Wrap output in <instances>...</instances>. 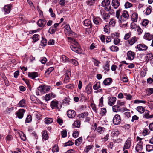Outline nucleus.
<instances>
[{
	"label": "nucleus",
	"mask_w": 153,
	"mask_h": 153,
	"mask_svg": "<svg viewBox=\"0 0 153 153\" xmlns=\"http://www.w3.org/2000/svg\"><path fill=\"white\" fill-rule=\"evenodd\" d=\"M120 12L121 11L120 10L117 11L116 17L118 19V22L120 26L125 27L127 25V20L129 18V15L127 11L124 10L122 12L120 16Z\"/></svg>",
	"instance_id": "nucleus-1"
},
{
	"label": "nucleus",
	"mask_w": 153,
	"mask_h": 153,
	"mask_svg": "<svg viewBox=\"0 0 153 153\" xmlns=\"http://www.w3.org/2000/svg\"><path fill=\"white\" fill-rule=\"evenodd\" d=\"M67 38L73 44L70 46L71 49L73 51L76 53H79L80 51V48L79 45L78 43L74 38L71 37H68Z\"/></svg>",
	"instance_id": "nucleus-2"
},
{
	"label": "nucleus",
	"mask_w": 153,
	"mask_h": 153,
	"mask_svg": "<svg viewBox=\"0 0 153 153\" xmlns=\"http://www.w3.org/2000/svg\"><path fill=\"white\" fill-rule=\"evenodd\" d=\"M50 87L46 85H42L38 88L37 91L36 93L37 95H40L41 94L45 93L49 91L50 89Z\"/></svg>",
	"instance_id": "nucleus-3"
},
{
	"label": "nucleus",
	"mask_w": 153,
	"mask_h": 153,
	"mask_svg": "<svg viewBox=\"0 0 153 153\" xmlns=\"http://www.w3.org/2000/svg\"><path fill=\"white\" fill-rule=\"evenodd\" d=\"M102 5L105 7V9L107 11H109L111 9L110 1L109 0H104L102 2Z\"/></svg>",
	"instance_id": "nucleus-4"
},
{
	"label": "nucleus",
	"mask_w": 153,
	"mask_h": 153,
	"mask_svg": "<svg viewBox=\"0 0 153 153\" xmlns=\"http://www.w3.org/2000/svg\"><path fill=\"white\" fill-rule=\"evenodd\" d=\"M59 102L56 100H54L51 102L50 106L52 109H56L59 110L61 107L59 106Z\"/></svg>",
	"instance_id": "nucleus-5"
},
{
	"label": "nucleus",
	"mask_w": 153,
	"mask_h": 153,
	"mask_svg": "<svg viewBox=\"0 0 153 153\" xmlns=\"http://www.w3.org/2000/svg\"><path fill=\"white\" fill-rule=\"evenodd\" d=\"M121 119L120 116L118 114L115 115L113 119V122L114 124L116 125L119 124L121 122Z\"/></svg>",
	"instance_id": "nucleus-6"
},
{
	"label": "nucleus",
	"mask_w": 153,
	"mask_h": 153,
	"mask_svg": "<svg viewBox=\"0 0 153 153\" xmlns=\"http://www.w3.org/2000/svg\"><path fill=\"white\" fill-rule=\"evenodd\" d=\"M25 111L24 109H20L16 112V114L17 115L19 118L21 119L23 117Z\"/></svg>",
	"instance_id": "nucleus-7"
},
{
	"label": "nucleus",
	"mask_w": 153,
	"mask_h": 153,
	"mask_svg": "<svg viewBox=\"0 0 153 153\" xmlns=\"http://www.w3.org/2000/svg\"><path fill=\"white\" fill-rule=\"evenodd\" d=\"M138 39V38L134 36L129 39L128 42L130 45H132L137 41Z\"/></svg>",
	"instance_id": "nucleus-8"
},
{
	"label": "nucleus",
	"mask_w": 153,
	"mask_h": 153,
	"mask_svg": "<svg viewBox=\"0 0 153 153\" xmlns=\"http://www.w3.org/2000/svg\"><path fill=\"white\" fill-rule=\"evenodd\" d=\"M67 115L68 117L71 118H74L75 116V111L72 110H70L68 111Z\"/></svg>",
	"instance_id": "nucleus-9"
},
{
	"label": "nucleus",
	"mask_w": 153,
	"mask_h": 153,
	"mask_svg": "<svg viewBox=\"0 0 153 153\" xmlns=\"http://www.w3.org/2000/svg\"><path fill=\"white\" fill-rule=\"evenodd\" d=\"M108 99V104L111 106H112L114 104L116 100V98L115 97H109Z\"/></svg>",
	"instance_id": "nucleus-10"
},
{
	"label": "nucleus",
	"mask_w": 153,
	"mask_h": 153,
	"mask_svg": "<svg viewBox=\"0 0 153 153\" xmlns=\"http://www.w3.org/2000/svg\"><path fill=\"white\" fill-rule=\"evenodd\" d=\"M131 143V139L130 138H128L125 143L123 147V150L125 149H127L129 148L130 146Z\"/></svg>",
	"instance_id": "nucleus-11"
},
{
	"label": "nucleus",
	"mask_w": 153,
	"mask_h": 153,
	"mask_svg": "<svg viewBox=\"0 0 153 153\" xmlns=\"http://www.w3.org/2000/svg\"><path fill=\"white\" fill-rule=\"evenodd\" d=\"M135 55L134 52L131 51H128L127 53V56L128 59L130 60H132L134 58Z\"/></svg>",
	"instance_id": "nucleus-12"
},
{
	"label": "nucleus",
	"mask_w": 153,
	"mask_h": 153,
	"mask_svg": "<svg viewBox=\"0 0 153 153\" xmlns=\"http://www.w3.org/2000/svg\"><path fill=\"white\" fill-rule=\"evenodd\" d=\"M120 2L118 0H113L112 1V5L115 9H117L119 6Z\"/></svg>",
	"instance_id": "nucleus-13"
},
{
	"label": "nucleus",
	"mask_w": 153,
	"mask_h": 153,
	"mask_svg": "<svg viewBox=\"0 0 153 153\" xmlns=\"http://www.w3.org/2000/svg\"><path fill=\"white\" fill-rule=\"evenodd\" d=\"M28 76L33 79H34L35 78L38 76V73L37 72H28Z\"/></svg>",
	"instance_id": "nucleus-14"
},
{
	"label": "nucleus",
	"mask_w": 153,
	"mask_h": 153,
	"mask_svg": "<svg viewBox=\"0 0 153 153\" xmlns=\"http://www.w3.org/2000/svg\"><path fill=\"white\" fill-rule=\"evenodd\" d=\"M137 48L139 50H145L147 49V47L144 44L138 45L137 46Z\"/></svg>",
	"instance_id": "nucleus-15"
},
{
	"label": "nucleus",
	"mask_w": 153,
	"mask_h": 153,
	"mask_svg": "<svg viewBox=\"0 0 153 153\" xmlns=\"http://www.w3.org/2000/svg\"><path fill=\"white\" fill-rule=\"evenodd\" d=\"M93 21L94 23L96 25H99L102 22V20L98 17L93 18Z\"/></svg>",
	"instance_id": "nucleus-16"
},
{
	"label": "nucleus",
	"mask_w": 153,
	"mask_h": 153,
	"mask_svg": "<svg viewBox=\"0 0 153 153\" xmlns=\"http://www.w3.org/2000/svg\"><path fill=\"white\" fill-rule=\"evenodd\" d=\"M144 38L146 40L150 41L153 39V35L150 34L148 33H146L144 35Z\"/></svg>",
	"instance_id": "nucleus-17"
},
{
	"label": "nucleus",
	"mask_w": 153,
	"mask_h": 153,
	"mask_svg": "<svg viewBox=\"0 0 153 153\" xmlns=\"http://www.w3.org/2000/svg\"><path fill=\"white\" fill-rule=\"evenodd\" d=\"M11 6V5H8L4 6V11L6 13H9L10 11Z\"/></svg>",
	"instance_id": "nucleus-18"
},
{
	"label": "nucleus",
	"mask_w": 153,
	"mask_h": 153,
	"mask_svg": "<svg viewBox=\"0 0 153 153\" xmlns=\"http://www.w3.org/2000/svg\"><path fill=\"white\" fill-rule=\"evenodd\" d=\"M31 99L32 101L34 103H40L41 104H42V102L40 101L39 99H37L36 97H34L33 96H31Z\"/></svg>",
	"instance_id": "nucleus-19"
},
{
	"label": "nucleus",
	"mask_w": 153,
	"mask_h": 153,
	"mask_svg": "<svg viewBox=\"0 0 153 153\" xmlns=\"http://www.w3.org/2000/svg\"><path fill=\"white\" fill-rule=\"evenodd\" d=\"M46 23V21L44 19H39L37 22V24L39 27L44 26Z\"/></svg>",
	"instance_id": "nucleus-20"
},
{
	"label": "nucleus",
	"mask_w": 153,
	"mask_h": 153,
	"mask_svg": "<svg viewBox=\"0 0 153 153\" xmlns=\"http://www.w3.org/2000/svg\"><path fill=\"white\" fill-rule=\"evenodd\" d=\"M17 133L21 139L25 141L26 139V137L25 135L21 131H18Z\"/></svg>",
	"instance_id": "nucleus-21"
},
{
	"label": "nucleus",
	"mask_w": 153,
	"mask_h": 153,
	"mask_svg": "<svg viewBox=\"0 0 153 153\" xmlns=\"http://www.w3.org/2000/svg\"><path fill=\"white\" fill-rule=\"evenodd\" d=\"M138 18V15L137 13H133L132 15L131 19L134 22H136Z\"/></svg>",
	"instance_id": "nucleus-22"
},
{
	"label": "nucleus",
	"mask_w": 153,
	"mask_h": 153,
	"mask_svg": "<svg viewBox=\"0 0 153 153\" xmlns=\"http://www.w3.org/2000/svg\"><path fill=\"white\" fill-rule=\"evenodd\" d=\"M84 24L86 26L89 27L90 28L92 27V25L91 21L89 19H86L84 21Z\"/></svg>",
	"instance_id": "nucleus-23"
},
{
	"label": "nucleus",
	"mask_w": 153,
	"mask_h": 153,
	"mask_svg": "<svg viewBox=\"0 0 153 153\" xmlns=\"http://www.w3.org/2000/svg\"><path fill=\"white\" fill-rule=\"evenodd\" d=\"M112 82V79L110 78L105 79L103 81L104 84L105 85H109Z\"/></svg>",
	"instance_id": "nucleus-24"
},
{
	"label": "nucleus",
	"mask_w": 153,
	"mask_h": 153,
	"mask_svg": "<svg viewBox=\"0 0 153 153\" xmlns=\"http://www.w3.org/2000/svg\"><path fill=\"white\" fill-rule=\"evenodd\" d=\"M53 121V119L52 118L46 117L44 119V122L46 124H49Z\"/></svg>",
	"instance_id": "nucleus-25"
},
{
	"label": "nucleus",
	"mask_w": 153,
	"mask_h": 153,
	"mask_svg": "<svg viewBox=\"0 0 153 153\" xmlns=\"http://www.w3.org/2000/svg\"><path fill=\"white\" fill-rule=\"evenodd\" d=\"M66 29L67 30V33L69 34V35L70 36H73L75 35V33L71 31L70 27L66 25Z\"/></svg>",
	"instance_id": "nucleus-26"
},
{
	"label": "nucleus",
	"mask_w": 153,
	"mask_h": 153,
	"mask_svg": "<svg viewBox=\"0 0 153 153\" xmlns=\"http://www.w3.org/2000/svg\"><path fill=\"white\" fill-rule=\"evenodd\" d=\"M143 142H140V143L138 144L136 147V150L137 152L142 150V149Z\"/></svg>",
	"instance_id": "nucleus-27"
},
{
	"label": "nucleus",
	"mask_w": 153,
	"mask_h": 153,
	"mask_svg": "<svg viewBox=\"0 0 153 153\" xmlns=\"http://www.w3.org/2000/svg\"><path fill=\"white\" fill-rule=\"evenodd\" d=\"M42 137L45 140L48 139L49 137L46 131L44 130L43 131L42 134Z\"/></svg>",
	"instance_id": "nucleus-28"
},
{
	"label": "nucleus",
	"mask_w": 153,
	"mask_h": 153,
	"mask_svg": "<svg viewBox=\"0 0 153 153\" xmlns=\"http://www.w3.org/2000/svg\"><path fill=\"white\" fill-rule=\"evenodd\" d=\"M119 134L118 130L117 129H114L111 132V135L113 136H117Z\"/></svg>",
	"instance_id": "nucleus-29"
},
{
	"label": "nucleus",
	"mask_w": 153,
	"mask_h": 153,
	"mask_svg": "<svg viewBox=\"0 0 153 153\" xmlns=\"http://www.w3.org/2000/svg\"><path fill=\"white\" fill-rule=\"evenodd\" d=\"M74 127L79 128L80 126V123L79 121L77 120L75 121L73 124Z\"/></svg>",
	"instance_id": "nucleus-30"
},
{
	"label": "nucleus",
	"mask_w": 153,
	"mask_h": 153,
	"mask_svg": "<svg viewBox=\"0 0 153 153\" xmlns=\"http://www.w3.org/2000/svg\"><path fill=\"white\" fill-rule=\"evenodd\" d=\"M32 39L34 42H35L39 39V36L38 34H35L33 36Z\"/></svg>",
	"instance_id": "nucleus-31"
},
{
	"label": "nucleus",
	"mask_w": 153,
	"mask_h": 153,
	"mask_svg": "<svg viewBox=\"0 0 153 153\" xmlns=\"http://www.w3.org/2000/svg\"><path fill=\"white\" fill-rule=\"evenodd\" d=\"M82 141V137H80L76 139L75 142L76 145L79 146Z\"/></svg>",
	"instance_id": "nucleus-32"
},
{
	"label": "nucleus",
	"mask_w": 153,
	"mask_h": 153,
	"mask_svg": "<svg viewBox=\"0 0 153 153\" xmlns=\"http://www.w3.org/2000/svg\"><path fill=\"white\" fill-rule=\"evenodd\" d=\"M25 104V100L24 99H22L19 103L18 105L19 107H24Z\"/></svg>",
	"instance_id": "nucleus-33"
},
{
	"label": "nucleus",
	"mask_w": 153,
	"mask_h": 153,
	"mask_svg": "<svg viewBox=\"0 0 153 153\" xmlns=\"http://www.w3.org/2000/svg\"><path fill=\"white\" fill-rule=\"evenodd\" d=\"M112 109L113 111L115 112H117L120 111V107L119 105H117L113 106L112 108Z\"/></svg>",
	"instance_id": "nucleus-34"
},
{
	"label": "nucleus",
	"mask_w": 153,
	"mask_h": 153,
	"mask_svg": "<svg viewBox=\"0 0 153 153\" xmlns=\"http://www.w3.org/2000/svg\"><path fill=\"white\" fill-rule=\"evenodd\" d=\"M85 89L87 92L89 94L91 93L92 91V89L91 85H88L86 87Z\"/></svg>",
	"instance_id": "nucleus-35"
},
{
	"label": "nucleus",
	"mask_w": 153,
	"mask_h": 153,
	"mask_svg": "<svg viewBox=\"0 0 153 153\" xmlns=\"http://www.w3.org/2000/svg\"><path fill=\"white\" fill-rule=\"evenodd\" d=\"M146 149L148 152L153 151V145H147L146 146Z\"/></svg>",
	"instance_id": "nucleus-36"
},
{
	"label": "nucleus",
	"mask_w": 153,
	"mask_h": 153,
	"mask_svg": "<svg viewBox=\"0 0 153 153\" xmlns=\"http://www.w3.org/2000/svg\"><path fill=\"white\" fill-rule=\"evenodd\" d=\"M62 61L65 62H69L70 59L67 58L65 55H62Z\"/></svg>",
	"instance_id": "nucleus-37"
},
{
	"label": "nucleus",
	"mask_w": 153,
	"mask_h": 153,
	"mask_svg": "<svg viewBox=\"0 0 153 153\" xmlns=\"http://www.w3.org/2000/svg\"><path fill=\"white\" fill-rule=\"evenodd\" d=\"M137 110L141 113H143L145 111L144 108L142 106H138L137 108Z\"/></svg>",
	"instance_id": "nucleus-38"
},
{
	"label": "nucleus",
	"mask_w": 153,
	"mask_h": 153,
	"mask_svg": "<svg viewBox=\"0 0 153 153\" xmlns=\"http://www.w3.org/2000/svg\"><path fill=\"white\" fill-rule=\"evenodd\" d=\"M57 28H55L53 27H51L49 30V32L50 34H54L56 31Z\"/></svg>",
	"instance_id": "nucleus-39"
},
{
	"label": "nucleus",
	"mask_w": 153,
	"mask_h": 153,
	"mask_svg": "<svg viewBox=\"0 0 153 153\" xmlns=\"http://www.w3.org/2000/svg\"><path fill=\"white\" fill-rule=\"evenodd\" d=\"M100 87V82H96L93 86L94 89L96 90L98 89Z\"/></svg>",
	"instance_id": "nucleus-40"
},
{
	"label": "nucleus",
	"mask_w": 153,
	"mask_h": 153,
	"mask_svg": "<svg viewBox=\"0 0 153 153\" xmlns=\"http://www.w3.org/2000/svg\"><path fill=\"white\" fill-rule=\"evenodd\" d=\"M145 113L144 116L145 118H152L153 117V116L151 115L149 116V111L148 110L145 111H144Z\"/></svg>",
	"instance_id": "nucleus-41"
},
{
	"label": "nucleus",
	"mask_w": 153,
	"mask_h": 153,
	"mask_svg": "<svg viewBox=\"0 0 153 153\" xmlns=\"http://www.w3.org/2000/svg\"><path fill=\"white\" fill-rule=\"evenodd\" d=\"M110 50L114 52H116L118 51V48L116 46H112L110 47Z\"/></svg>",
	"instance_id": "nucleus-42"
},
{
	"label": "nucleus",
	"mask_w": 153,
	"mask_h": 153,
	"mask_svg": "<svg viewBox=\"0 0 153 153\" xmlns=\"http://www.w3.org/2000/svg\"><path fill=\"white\" fill-rule=\"evenodd\" d=\"M105 130V128L99 127L97 128V131L98 133H102L104 132Z\"/></svg>",
	"instance_id": "nucleus-43"
},
{
	"label": "nucleus",
	"mask_w": 153,
	"mask_h": 153,
	"mask_svg": "<svg viewBox=\"0 0 153 153\" xmlns=\"http://www.w3.org/2000/svg\"><path fill=\"white\" fill-rule=\"evenodd\" d=\"M104 68L106 71H108L109 70V64L108 62H107L106 64L104 66Z\"/></svg>",
	"instance_id": "nucleus-44"
},
{
	"label": "nucleus",
	"mask_w": 153,
	"mask_h": 153,
	"mask_svg": "<svg viewBox=\"0 0 153 153\" xmlns=\"http://www.w3.org/2000/svg\"><path fill=\"white\" fill-rule=\"evenodd\" d=\"M47 42V40L45 39L42 38L41 41L40 45L42 46H45L46 45Z\"/></svg>",
	"instance_id": "nucleus-45"
},
{
	"label": "nucleus",
	"mask_w": 153,
	"mask_h": 153,
	"mask_svg": "<svg viewBox=\"0 0 153 153\" xmlns=\"http://www.w3.org/2000/svg\"><path fill=\"white\" fill-rule=\"evenodd\" d=\"M124 95L125 96V98L128 100H131L132 97V96L128 94L124 93Z\"/></svg>",
	"instance_id": "nucleus-46"
},
{
	"label": "nucleus",
	"mask_w": 153,
	"mask_h": 153,
	"mask_svg": "<svg viewBox=\"0 0 153 153\" xmlns=\"http://www.w3.org/2000/svg\"><path fill=\"white\" fill-rule=\"evenodd\" d=\"M52 150V152L53 153L59 152V149L58 147V146L56 145H54L53 147Z\"/></svg>",
	"instance_id": "nucleus-47"
},
{
	"label": "nucleus",
	"mask_w": 153,
	"mask_h": 153,
	"mask_svg": "<svg viewBox=\"0 0 153 153\" xmlns=\"http://www.w3.org/2000/svg\"><path fill=\"white\" fill-rule=\"evenodd\" d=\"M65 87L67 89L72 90L74 88V87L73 84H71L66 85Z\"/></svg>",
	"instance_id": "nucleus-48"
},
{
	"label": "nucleus",
	"mask_w": 153,
	"mask_h": 153,
	"mask_svg": "<svg viewBox=\"0 0 153 153\" xmlns=\"http://www.w3.org/2000/svg\"><path fill=\"white\" fill-rule=\"evenodd\" d=\"M92 145H89L87 146L84 149V151L86 152H88L89 150L93 147Z\"/></svg>",
	"instance_id": "nucleus-49"
},
{
	"label": "nucleus",
	"mask_w": 153,
	"mask_h": 153,
	"mask_svg": "<svg viewBox=\"0 0 153 153\" xmlns=\"http://www.w3.org/2000/svg\"><path fill=\"white\" fill-rule=\"evenodd\" d=\"M116 22L115 20L114 19H111L109 22V24L110 25L112 26H114L115 25Z\"/></svg>",
	"instance_id": "nucleus-50"
},
{
	"label": "nucleus",
	"mask_w": 153,
	"mask_h": 153,
	"mask_svg": "<svg viewBox=\"0 0 153 153\" xmlns=\"http://www.w3.org/2000/svg\"><path fill=\"white\" fill-rule=\"evenodd\" d=\"M75 66L77 65L78 64V62L75 59H71L70 60V62Z\"/></svg>",
	"instance_id": "nucleus-51"
},
{
	"label": "nucleus",
	"mask_w": 153,
	"mask_h": 153,
	"mask_svg": "<svg viewBox=\"0 0 153 153\" xmlns=\"http://www.w3.org/2000/svg\"><path fill=\"white\" fill-rule=\"evenodd\" d=\"M88 113H83L79 114L78 115V117L79 118H83L86 117V116L88 115Z\"/></svg>",
	"instance_id": "nucleus-52"
},
{
	"label": "nucleus",
	"mask_w": 153,
	"mask_h": 153,
	"mask_svg": "<svg viewBox=\"0 0 153 153\" xmlns=\"http://www.w3.org/2000/svg\"><path fill=\"white\" fill-rule=\"evenodd\" d=\"M110 28L108 25H106L104 27V31L106 33H110Z\"/></svg>",
	"instance_id": "nucleus-53"
},
{
	"label": "nucleus",
	"mask_w": 153,
	"mask_h": 153,
	"mask_svg": "<svg viewBox=\"0 0 153 153\" xmlns=\"http://www.w3.org/2000/svg\"><path fill=\"white\" fill-rule=\"evenodd\" d=\"M125 6L126 8H129L132 6V4L127 2L125 3Z\"/></svg>",
	"instance_id": "nucleus-54"
},
{
	"label": "nucleus",
	"mask_w": 153,
	"mask_h": 153,
	"mask_svg": "<svg viewBox=\"0 0 153 153\" xmlns=\"http://www.w3.org/2000/svg\"><path fill=\"white\" fill-rule=\"evenodd\" d=\"M32 120V117L31 115H28L26 119L25 122L27 123L30 122Z\"/></svg>",
	"instance_id": "nucleus-55"
},
{
	"label": "nucleus",
	"mask_w": 153,
	"mask_h": 153,
	"mask_svg": "<svg viewBox=\"0 0 153 153\" xmlns=\"http://www.w3.org/2000/svg\"><path fill=\"white\" fill-rule=\"evenodd\" d=\"M96 136V134L95 133H93L91 135H89L87 137V138H91V139L93 140L94 138H95Z\"/></svg>",
	"instance_id": "nucleus-56"
},
{
	"label": "nucleus",
	"mask_w": 153,
	"mask_h": 153,
	"mask_svg": "<svg viewBox=\"0 0 153 153\" xmlns=\"http://www.w3.org/2000/svg\"><path fill=\"white\" fill-rule=\"evenodd\" d=\"M34 114L35 115L36 117L38 120L40 119L41 118V115L40 114L37 112H35L34 113Z\"/></svg>",
	"instance_id": "nucleus-57"
},
{
	"label": "nucleus",
	"mask_w": 153,
	"mask_h": 153,
	"mask_svg": "<svg viewBox=\"0 0 153 153\" xmlns=\"http://www.w3.org/2000/svg\"><path fill=\"white\" fill-rule=\"evenodd\" d=\"M131 35V34L130 33L126 34L124 36V39L125 40H127L130 37Z\"/></svg>",
	"instance_id": "nucleus-58"
},
{
	"label": "nucleus",
	"mask_w": 153,
	"mask_h": 153,
	"mask_svg": "<svg viewBox=\"0 0 153 153\" xmlns=\"http://www.w3.org/2000/svg\"><path fill=\"white\" fill-rule=\"evenodd\" d=\"M125 103L124 101H118L117 102V105H119V107L120 106H123Z\"/></svg>",
	"instance_id": "nucleus-59"
},
{
	"label": "nucleus",
	"mask_w": 153,
	"mask_h": 153,
	"mask_svg": "<svg viewBox=\"0 0 153 153\" xmlns=\"http://www.w3.org/2000/svg\"><path fill=\"white\" fill-rule=\"evenodd\" d=\"M149 21L146 19L144 20L142 22V25L143 26H146L148 24Z\"/></svg>",
	"instance_id": "nucleus-60"
},
{
	"label": "nucleus",
	"mask_w": 153,
	"mask_h": 153,
	"mask_svg": "<svg viewBox=\"0 0 153 153\" xmlns=\"http://www.w3.org/2000/svg\"><path fill=\"white\" fill-rule=\"evenodd\" d=\"M62 136V137H65L67 135V133L65 130H64L61 132Z\"/></svg>",
	"instance_id": "nucleus-61"
},
{
	"label": "nucleus",
	"mask_w": 153,
	"mask_h": 153,
	"mask_svg": "<svg viewBox=\"0 0 153 153\" xmlns=\"http://www.w3.org/2000/svg\"><path fill=\"white\" fill-rule=\"evenodd\" d=\"M54 68L53 67H51L49 68L45 72V73H47L49 74L51 72L53 71Z\"/></svg>",
	"instance_id": "nucleus-62"
},
{
	"label": "nucleus",
	"mask_w": 153,
	"mask_h": 153,
	"mask_svg": "<svg viewBox=\"0 0 153 153\" xmlns=\"http://www.w3.org/2000/svg\"><path fill=\"white\" fill-rule=\"evenodd\" d=\"M79 135V132L77 131H75L73 133V137L75 138L77 137Z\"/></svg>",
	"instance_id": "nucleus-63"
},
{
	"label": "nucleus",
	"mask_w": 153,
	"mask_h": 153,
	"mask_svg": "<svg viewBox=\"0 0 153 153\" xmlns=\"http://www.w3.org/2000/svg\"><path fill=\"white\" fill-rule=\"evenodd\" d=\"M106 112V109L104 108H103L101 109V114L102 115H104L105 113Z\"/></svg>",
	"instance_id": "nucleus-64"
}]
</instances>
